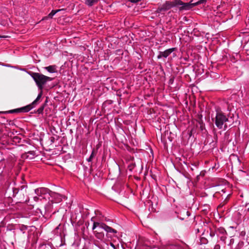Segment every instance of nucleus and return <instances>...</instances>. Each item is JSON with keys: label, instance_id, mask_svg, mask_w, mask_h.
Instances as JSON below:
<instances>
[{"label": "nucleus", "instance_id": "obj_1", "mask_svg": "<svg viewBox=\"0 0 249 249\" xmlns=\"http://www.w3.org/2000/svg\"><path fill=\"white\" fill-rule=\"evenodd\" d=\"M206 1L207 0H199L195 2H193V0L189 2H184L181 0L166 1L165 3L157 8L156 12L157 13L165 12L174 7H178L179 11H187L196 6L205 3Z\"/></svg>", "mask_w": 249, "mask_h": 249}, {"label": "nucleus", "instance_id": "obj_2", "mask_svg": "<svg viewBox=\"0 0 249 249\" xmlns=\"http://www.w3.org/2000/svg\"><path fill=\"white\" fill-rule=\"evenodd\" d=\"M29 74L33 78L38 89L40 90L39 94H40L41 98L43 94L44 85H45L47 82L52 81L53 78L40 73L32 71L30 72Z\"/></svg>", "mask_w": 249, "mask_h": 249}, {"label": "nucleus", "instance_id": "obj_3", "mask_svg": "<svg viewBox=\"0 0 249 249\" xmlns=\"http://www.w3.org/2000/svg\"><path fill=\"white\" fill-rule=\"evenodd\" d=\"M40 99V94H38L36 98L31 104L27 105L25 107L10 110L6 113H13L19 112H28L33 108L35 107L38 103L39 100Z\"/></svg>", "mask_w": 249, "mask_h": 249}, {"label": "nucleus", "instance_id": "obj_4", "mask_svg": "<svg viewBox=\"0 0 249 249\" xmlns=\"http://www.w3.org/2000/svg\"><path fill=\"white\" fill-rule=\"evenodd\" d=\"M228 121V118L222 112H218L216 113L215 117V124L219 128L221 129L225 123Z\"/></svg>", "mask_w": 249, "mask_h": 249}, {"label": "nucleus", "instance_id": "obj_5", "mask_svg": "<svg viewBox=\"0 0 249 249\" xmlns=\"http://www.w3.org/2000/svg\"><path fill=\"white\" fill-rule=\"evenodd\" d=\"M99 227L100 229H104L107 232H112V233H117V231L112 228L108 226L106 224L104 223H99L97 222H94L92 230H94L97 227Z\"/></svg>", "mask_w": 249, "mask_h": 249}, {"label": "nucleus", "instance_id": "obj_6", "mask_svg": "<svg viewBox=\"0 0 249 249\" xmlns=\"http://www.w3.org/2000/svg\"><path fill=\"white\" fill-rule=\"evenodd\" d=\"M13 197H16L20 202L24 201L25 195L26 194V190H23L22 191L19 190L18 188H14L13 189Z\"/></svg>", "mask_w": 249, "mask_h": 249}, {"label": "nucleus", "instance_id": "obj_7", "mask_svg": "<svg viewBox=\"0 0 249 249\" xmlns=\"http://www.w3.org/2000/svg\"><path fill=\"white\" fill-rule=\"evenodd\" d=\"M175 50V48L168 49L164 52H159L157 56L158 59H161L162 57L167 58Z\"/></svg>", "mask_w": 249, "mask_h": 249}, {"label": "nucleus", "instance_id": "obj_8", "mask_svg": "<svg viewBox=\"0 0 249 249\" xmlns=\"http://www.w3.org/2000/svg\"><path fill=\"white\" fill-rule=\"evenodd\" d=\"M35 192L37 195L46 194L47 193H52L51 191L46 188H39L35 190Z\"/></svg>", "mask_w": 249, "mask_h": 249}, {"label": "nucleus", "instance_id": "obj_9", "mask_svg": "<svg viewBox=\"0 0 249 249\" xmlns=\"http://www.w3.org/2000/svg\"><path fill=\"white\" fill-rule=\"evenodd\" d=\"M210 236L211 238L210 239V241L211 243L214 244L218 241V235H215V231L212 230H210Z\"/></svg>", "mask_w": 249, "mask_h": 249}, {"label": "nucleus", "instance_id": "obj_10", "mask_svg": "<svg viewBox=\"0 0 249 249\" xmlns=\"http://www.w3.org/2000/svg\"><path fill=\"white\" fill-rule=\"evenodd\" d=\"M44 69L50 73H54L57 72L56 66L55 65H51L44 67Z\"/></svg>", "mask_w": 249, "mask_h": 249}, {"label": "nucleus", "instance_id": "obj_11", "mask_svg": "<svg viewBox=\"0 0 249 249\" xmlns=\"http://www.w3.org/2000/svg\"><path fill=\"white\" fill-rule=\"evenodd\" d=\"M35 154H36V152L34 151H28L27 152L25 153L22 156H23V158H29L28 154H30V155H32V157L29 158V159H32L34 158V157L35 155Z\"/></svg>", "mask_w": 249, "mask_h": 249}, {"label": "nucleus", "instance_id": "obj_12", "mask_svg": "<svg viewBox=\"0 0 249 249\" xmlns=\"http://www.w3.org/2000/svg\"><path fill=\"white\" fill-rule=\"evenodd\" d=\"M100 0H86L85 4L89 6H92L96 4Z\"/></svg>", "mask_w": 249, "mask_h": 249}, {"label": "nucleus", "instance_id": "obj_13", "mask_svg": "<svg viewBox=\"0 0 249 249\" xmlns=\"http://www.w3.org/2000/svg\"><path fill=\"white\" fill-rule=\"evenodd\" d=\"M95 232V236L99 239L102 240L104 238V234L102 231L97 232V231H94Z\"/></svg>", "mask_w": 249, "mask_h": 249}, {"label": "nucleus", "instance_id": "obj_14", "mask_svg": "<svg viewBox=\"0 0 249 249\" xmlns=\"http://www.w3.org/2000/svg\"><path fill=\"white\" fill-rule=\"evenodd\" d=\"M200 242L201 244H206L208 243V240L205 237H202L200 238Z\"/></svg>", "mask_w": 249, "mask_h": 249}, {"label": "nucleus", "instance_id": "obj_15", "mask_svg": "<svg viewBox=\"0 0 249 249\" xmlns=\"http://www.w3.org/2000/svg\"><path fill=\"white\" fill-rule=\"evenodd\" d=\"M44 107L45 105H43L41 106H40L37 110L36 112H37L38 114L42 113L43 110L44 109Z\"/></svg>", "mask_w": 249, "mask_h": 249}, {"label": "nucleus", "instance_id": "obj_16", "mask_svg": "<svg viewBox=\"0 0 249 249\" xmlns=\"http://www.w3.org/2000/svg\"><path fill=\"white\" fill-rule=\"evenodd\" d=\"M56 14L55 10H53L48 15V18H52L53 16Z\"/></svg>", "mask_w": 249, "mask_h": 249}, {"label": "nucleus", "instance_id": "obj_17", "mask_svg": "<svg viewBox=\"0 0 249 249\" xmlns=\"http://www.w3.org/2000/svg\"><path fill=\"white\" fill-rule=\"evenodd\" d=\"M199 123V124L200 125V128L201 129V131H203L204 129H205V124H204L202 122V121H199L198 122Z\"/></svg>", "mask_w": 249, "mask_h": 249}, {"label": "nucleus", "instance_id": "obj_18", "mask_svg": "<svg viewBox=\"0 0 249 249\" xmlns=\"http://www.w3.org/2000/svg\"><path fill=\"white\" fill-rule=\"evenodd\" d=\"M94 155H95V152H94V151H92L90 157H89V158L88 159V161L89 162H90L92 160L93 158L94 157Z\"/></svg>", "mask_w": 249, "mask_h": 249}, {"label": "nucleus", "instance_id": "obj_19", "mask_svg": "<svg viewBox=\"0 0 249 249\" xmlns=\"http://www.w3.org/2000/svg\"><path fill=\"white\" fill-rule=\"evenodd\" d=\"M27 187V185H22L19 188V190L22 191L23 190H25L26 191Z\"/></svg>", "mask_w": 249, "mask_h": 249}, {"label": "nucleus", "instance_id": "obj_20", "mask_svg": "<svg viewBox=\"0 0 249 249\" xmlns=\"http://www.w3.org/2000/svg\"><path fill=\"white\" fill-rule=\"evenodd\" d=\"M220 246L219 245H215L213 249H220Z\"/></svg>", "mask_w": 249, "mask_h": 249}, {"label": "nucleus", "instance_id": "obj_21", "mask_svg": "<svg viewBox=\"0 0 249 249\" xmlns=\"http://www.w3.org/2000/svg\"><path fill=\"white\" fill-rule=\"evenodd\" d=\"M55 10V12L56 13L61 11H63V10H64V9H57V10Z\"/></svg>", "mask_w": 249, "mask_h": 249}, {"label": "nucleus", "instance_id": "obj_22", "mask_svg": "<svg viewBox=\"0 0 249 249\" xmlns=\"http://www.w3.org/2000/svg\"><path fill=\"white\" fill-rule=\"evenodd\" d=\"M226 236H221V237H220V239H221L222 241H225V240L226 239Z\"/></svg>", "mask_w": 249, "mask_h": 249}, {"label": "nucleus", "instance_id": "obj_23", "mask_svg": "<svg viewBox=\"0 0 249 249\" xmlns=\"http://www.w3.org/2000/svg\"><path fill=\"white\" fill-rule=\"evenodd\" d=\"M128 167L129 168V170H131L133 168L134 165H129Z\"/></svg>", "mask_w": 249, "mask_h": 249}, {"label": "nucleus", "instance_id": "obj_24", "mask_svg": "<svg viewBox=\"0 0 249 249\" xmlns=\"http://www.w3.org/2000/svg\"><path fill=\"white\" fill-rule=\"evenodd\" d=\"M173 81H174V78H171L169 80V82L170 84H172L173 83Z\"/></svg>", "mask_w": 249, "mask_h": 249}, {"label": "nucleus", "instance_id": "obj_25", "mask_svg": "<svg viewBox=\"0 0 249 249\" xmlns=\"http://www.w3.org/2000/svg\"><path fill=\"white\" fill-rule=\"evenodd\" d=\"M51 141L53 143L54 142V137H51Z\"/></svg>", "mask_w": 249, "mask_h": 249}, {"label": "nucleus", "instance_id": "obj_26", "mask_svg": "<svg viewBox=\"0 0 249 249\" xmlns=\"http://www.w3.org/2000/svg\"><path fill=\"white\" fill-rule=\"evenodd\" d=\"M225 135V137H228V136H229L230 134H229V133L228 132H226Z\"/></svg>", "mask_w": 249, "mask_h": 249}, {"label": "nucleus", "instance_id": "obj_27", "mask_svg": "<svg viewBox=\"0 0 249 249\" xmlns=\"http://www.w3.org/2000/svg\"><path fill=\"white\" fill-rule=\"evenodd\" d=\"M227 128V125L226 124H224V129H226V128Z\"/></svg>", "mask_w": 249, "mask_h": 249}, {"label": "nucleus", "instance_id": "obj_28", "mask_svg": "<svg viewBox=\"0 0 249 249\" xmlns=\"http://www.w3.org/2000/svg\"><path fill=\"white\" fill-rule=\"evenodd\" d=\"M186 214H187V216H189L190 214V213L189 212H187Z\"/></svg>", "mask_w": 249, "mask_h": 249}, {"label": "nucleus", "instance_id": "obj_29", "mask_svg": "<svg viewBox=\"0 0 249 249\" xmlns=\"http://www.w3.org/2000/svg\"><path fill=\"white\" fill-rule=\"evenodd\" d=\"M6 37L5 36H0V38H5Z\"/></svg>", "mask_w": 249, "mask_h": 249}, {"label": "nucleus", "instance_id": "obj_30", "mask_svg": "<svg viewBox=\"0 0 249 249\" xmlns=\"http://www.w3.org/2000/svg\"><path fill=\"white\" fill-rule=\"evenodd\" d=\"M233 239H231L230 241V243H231L233 242Z\"/></svg>", "mask_w": 249, "mask_h": 249}, {"label": "nucleus", "instance_id": "obj_31", "mask_svg": "<svg viewBox=\"0 0 249 249\" xmlns=\"http://www.w3.org/2000/svg\"><path fill=\"white\" fill-rule=\"evenodd\" d=\"M95 214H98V213H99V211H97V212H96V211H95Z\"/></svg>", "mask_w": 249, "mask_h": 249}, {"label": "nucleus", "instance_id": "obj_32", "mask_svg": "<svg viewBox=\"0 0 249 249\" xmlns=\"http://www.w3.org/2000/svg\"><path fill=\"white\" fill-rule=\"evenodd\" d=\"M47 103V100H46V101H45V103H44L43 105H45L46 104V103Z\"/></svg>", "mask_w": 249, "mask_h": 249}, {"label": "nucleus", "instance_id": "obj_33", "mask_svg": "<svg viewBox=\"0 0 249 249\" xmlns=\"http://www.w3.org/2000/svg\"><path fill=\"white\" fill-rule=\"evenodd\" d=\"M104 1L106 2H107V0H103Z\"/></svg>", "mask_w": 249, "mask_h": 249}, {"label": "nucleus", "instance_id": "obj_34", "mask_svg": "<svg viewBox=\"0 0 249 249\" xmlns=\"http://www.w3.org/2000/svg\"><path fill=\"white\" fill-rule=\"evenodd\" d=\"M111 246H112V247H113L114 248L115 247L114 245L113 244H112V243H111Z\"/></svg>", "mask_w": 249, "mask_h": 249}, {"label": "nucleus", "instance_id": "obj_35", "mask_svg": "<svg viewBox=\"0 0 249 249\" xmlns=\"http://www.w3.org/2000/svg\"><path fill=\"white\" fill-rule=\"evenodd\" d=\"M14 139H18V138H17V137H15V138H14Z\"/></svg>", "mask_w": 249, "mask_h": 249}, {"label": "nucleus", "instance_id": "obj_36", "mask_svg": "<svg viewBox=\"0 0 249 249\" xmlns=\"http://www.w3.org/2000/svg\"><path fill=\"white\" fill-rule=\"evenodd\" d=\"M218 207H222V206H221V205H220Z\"/></svg>", "mask_w": 249, "mask_h": 249}, {"label": "nucleus", "instance_id": "obj_37", "mask_svg": "<svg viewBox=\"0 0 249 249\" xmlns=\"http://www.w3.org/2000/svg\"><path fill=\"white\" fill-rule=\"evenodd\" d=\"M197 232H199V231L198 229H197Z\"/></svg>", "mask_w": 249, "mask_h": 249}]
</instances>
